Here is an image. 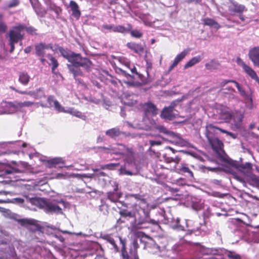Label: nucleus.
<instances>
[{
	"instance_id": "nucleus-49",
	"label": "nucleus",
	"mask_w": 259,
	"mask_h": 259,
	"mask_svg": "<svg viewBox=\"0 0 259 259\" xmlns=\"http://www.w3.org/2000/svg\"><path fill=\"white\" fill-rule=\"evenodd\" d=\"M119 163H109L105 165H103L101 166V168L102 169H108L110 170H112L115 168V167H117L119 165Z\"/></svg>"
},
{
	"instance_id": "nucleus-38",
	"label": "nucleus",
	"mask_w": 259,
	"mask_h": 259,
	"mask_svg": "<svg viewBox=\"0 0 259 259\" xmlns=\"http://www.w3.org/2000/svg\"><path fill=\"white\" fill-rule=\"evenodd\" d=\"M49 167H55L57 164L64 163V161L61 157H55L47 160Z\"/></svg>"
},
{
	"instance_id": "nucleus-31",
	"label": "nucleus",
	"mask_w": 259,
	"mask_h": 259,
	"mask_svg": "<svg viewBox=\"0 0 259 259\" xmlns=\"http://www.w3.org/2000/svg\"><path fill=\"white\" fill-rule=\"evenodd\" d=\"M207 140L213 149H220L223 146V143L218 138L209 136Z\"/></svg>"
},
{
	"instance_id": "nucleus-27",
	"label": "nucleus",
	"mask_w": 259,
	"mask_h": 259,
	"mask_svg": "<svg viewBox=\"0 0 259 259\" xmlns=\"http://www.w3.org/2000/svg\"><path fill=\"white\" fill-rule=\"evenodd\" d=\"M164 161L166 163H173V165L171 166V169H175L177 165L180 161V158L176 156L175 157L168 156L166 154H164L162 156Z\"/></svg>"
},
{
	"instance_id": "nucleus-41",
	"label": "nucleus",
	"mask_w": 259,
	"mask_h": 259,
	"mask_svg": "<svg viewBox=\"0 0 259 259\" xmlns=\"http://www.w3.org/2000/svg\"><path fill=\"white\" fill-rule=\"evenodd\" d=\"M191 206L193 209L195 210H199L202 207V204L200 201L196 197H192L191 198Z\"/></svg>"
},
{
	"instance_id": "nucleus-23",
	"label": "nucleus",
	"mask_w": 259,
	"mask_h": 259,
	"mask_svg": "<svg viewBox=\"0 0 259 259\" xmlns=\"http://www.w3.org/2000/svg\"><path fill=\"white\" fill-rule=\"evenodd\" d=\"M188 53V51L184 50L181 53L179 54L175 57L172 64L169 66L168 71L169 72L177 66V65L185 57Z\"/></svg>"
},
{
	"instance_id": "nucleus-6",
	"label": "nucleus",
	"mask_w": 259,
	"mask_h": 259,
	"mask_svg": "<svg viewBox=\"0 0 259 259\" xmlns=\"http://www.w3.org/2000/svg\"><path fill=\"white\" fill-rule=\"evenodd\" d=\"M154 128L157 130L160 133H163L164 134L170 137L175 138V140L174 142L176 143V144L180 146H186V141L182 139L179 134L169 131L165 127L161 125H155Z\"/></svg>"
},
{
	"instance_id": "nucleus-48",
	"label": "nucleus",
	"mask_w": 259,
	"mask_h": 259,
	"mask_svg": "<svg viewBox=\"0 0 259 259\" xmlns=\"http://www.w3.org/2000/svg\"><path fill=\"white\" fill-rule=\"evenodd\" d=\"M120 214L123 217H128L130 218H134L135 212L128 211L127 210L123 209L119 212Z\"/></svg>"
},
{
	"instance_id": "nucleus-32",
	"label": "nucleus",
	"mask_w": 259,
	"mask_h": 259,
	"mask_svg": "<svg viewBox=\"0 0 259 259\" xmlns=\"http://www.w3.org/2000/svg\"><path fill=\"white\" fill-rule=\"evenodd\" d=\"M204 25L213 27L217 29H219L221 27L220 25L215 20L209 18H205L202 20Z\"/></svg>"
},
{
	"instance_id": "nucleus-64",
	"label": "nucleus",
	"mask_w": 259,
	"mask_h": 259,
	"mask_svg": "<svg viewBox=\"0 0 259 259\" xmlns=\"http://www.w3.org/2000/svg\"><path fill=\"white\" fill-rule=\"evenodd\" d=\"M229 163L232 166H233L235 168H236L237 169H238L239 170V167H240V164H239V163H238L236 161H233V160H231L230 162H229Z\"/></svg>"
},
{
	"instance_id": "nucleus-54",
	"label": "nucleus",
	"mask_w": 259,
	"mask_h": 259,
	"mask_svg": "<svg viewBox=\"0 0 259 259\" xmlns=\"http://www.w3.org/2000/svg\"><path fill=\"white\" fill-rule=\"evenodd\" d=\"M94 176V174H76L74 175L75 177L79 178V179H82L83 178H92Z\"/></svg>"
},
{
	"instance_id": "nucleus-3",
	"label": "nucleus",
	"mask_w": 259,
	"mask_h": 259,
	"mask_svg": "<svg viewBox=\"0 0 259 259\" xmlns=\"http://www.w3.org/2000/svg\"><path fill=\"white\" fill-rule=\"evenodd\" d=\"M199 252L203 255H220L223 254L228 259H242L241 255L235 251L225 250L220 248H207L201 246Z\"/></svg>"
},
{
	"instance_id": "nucleus-20",
	"label": "nucleus",
	"mask_w": 259,
	"mask_h": 259,
	"mask_svg": "<svg viewBox=\"0 0 259 259\" xmlns=\"http://www.w3.org/2000/svg\"><path fill=\"white\" fill-rule=\"evenodd\" d=\"M143 109L146 116L149 115L155 116L158 114V109L154 104L150 102L144 104Z\"/></svg>"
},
{
	"instance_id": "nucleus-36",
	"label": "nucleus",
	"mask_w": 259,
	"mask_h": 259,
	"mask_svg": "<svg viewBox=\"0 0 259 259\" xmlns=\"http://www.w3.org/2000/svg\"><path fill=\"white\" fill-rule=\"evenodd\" d=\"M170 226L173 230L177 231H184V227L180 224V219L178 218L172 219Z\"/></svg>"
},
{
	"instance_id": "nucleus-1",
	"label": "nucleus",
	"mask_w": 259,
	"mask_h": 259,
	"mask_svg": "<svg viewBox=\"0 0 259 259\" xmlns=\"http://www.w3.org/2000/svg\"><path fill=\"white\" fill-rule=\"evenodd\" d=\"M35 201V205L44 209L47 213H62V209L59 205L66 207L67 203L63 199L55 200L50 201L43 198H37Z\"/></svg>"
},
{
	"instance_id": "nucleus-63",
	"label": "nucleus",
	"mask_w": 259,
	"mask_h": 259,
	"mask_svg": "<svg viewBox=\"0 0 259 259\" xmlns=\"http://www.w3.org/2000/svg\"><path fill=\"white\" fill-rule=\"evenodd\" d=\"M149 143L151 146H154L155 145H160L162 142L159 140H150Z\"/></svg>"
},
{
	"instance_id": "nucleus-62",
	"label": "nucleus",
	"mask_w": 259,
	"mask_h": 259,
	"mask_svg": "<svg viewBox=\"0 0 259 259\" xmlns=\"http://www.w3.org/2000/svg\"><path fill=\"white\" fill-rule=\"evenodd\" d=\"M25 30L26 31L31 34H36V29L31 26L26 27Z\"/></svg>"
},
{
	"instance_id": "nucleus-18",
	"label": "nucleus",
	"mask_w": 259,
	"mask_h": 259,
	"mask_svg": "<svg viewBox=\"0 0 259 259\" xmlns=\"http://www.w3.org/2000/svg\"><path fill=\"white\" fill-rule=\"evenodd\" d=\"M248 55L253 65L259 68V46L250 49Z\"/></svg>"
},
{
	"instance_id": "nucleus-33",
	"label": "nucleus",
	"mask_w": 259,
	"mask_h": 259,
	"mask_svg": "<svg viewBox=\"0 0 259 259\" xmlns=\"http://www.w3.org/2000/svg\"><path fill=\"white\" fill-rule=\"evenodd\" d=\"M132 29H133V27L130 24H127L126 27L120 25H115L114 32H118L124 34L129 32Z\"/></svg>"
},
{
	"instance_id": "nucleus-28",
	"label": "nucleus",
	"mask_w": 259,
	"mask_h": 259,
	"mask_svg": "<svg viewBox=\"0 0 259 259\" xmlns=\"http://www.w3.org/2000/svg\"><path fill=\"white\" fill-rule=\"evenodd\" d=\"M243 115L240 112H236L233 114L232 119L234 121V125L236 128L239 129L242 125Z\"/></svg>"
},
{
	"instance_id": "nucleus-37",
	"label": "nucleus",
	"mask_w": 259,
	"mask_h": 259,
	"mask_svg": "<svg viewBox=\"0 0 259 259\" xmlns=\"http://www.w3.org/2000/svg\"><path fill=\"white\" fill-rule=\"evenodd\" d=\"M46 56L50 59V63L47 62L48 64L50 66H52V72L53 73L56 74L55 70L59 66V63L56 59V58L53 57L50 54H48L46 55Z\"/></svg>"
},
{
	"instance_id": "nucleus-57",
	"label": "nucleus",
	"mask_w": 259,
	"mask_h": 259,
	"mask_svg": "<svg viewBox=\"0 0 259 259\" xmlns=\"http://www.w3.org/2000/svg\"><path fill=\"white\" fill-rule=\"evenodd\" d=\"M221 132L223 133H225L226 134V135L227 136H230V137H231L232 139H235L237 138V134H234L233 133H231V132H228L225 130H221Z\"/></svg>"
},
{
	"instance_id": "nucleus-15",
	"label": "nucleus",
	"mask_w": 259,
	"mask_h": 259,
	"mask_svg": "<svg viewBox=\"0 0 259 259\" xmlns=\"http://www.w3.org/2000/svg\"><path fill=\"white\" fill-rule=\"evenodd\" d=\"M107 198L111 202L118 203L117 206L118 208H120L122 206H126L125 204L123 202L119 200L122 196V193L117 191V188H115L113 192H109L107 193Z\"/></svg>"
},
{
	"instance_id": "nucleus-34",
	"label": "nucleus",
	"mask_w": 259,
	"mask_h": 259,
	"mask_svg": "<svg viewBox=\"0 0 259 259\" xmlns=\"http://www.w3.org/2000/svg\"><path fill=\"white\" fill-rule=\"evenodd\" d=\"M180 171L182 173L186 174V176L191 180L194 179V175L192 170L186 164H182Z\"/></svg>"
},
{
	"instance_id": "nucleus-5",
	"label": "nucleus",
	"mask_w": 259,
	"mask_h": 259,
	"mask_svg": "<svg viewBox=\"0 0 259 259\" xmlns=\"http://www.w3.org/2000/svg\"><path fill=\"white\" fill-rule=\"evenodd\" d=\"M33 105H36L38 107V103L31 101H25L23 102H8L6 103V109L0 113V114H12L17 111L18 108L24 107H30Z\"/></svg>"
},
{
	"instance_id": "nucleus-40",
	"label": "nucleus",
	"mask_w": 259,
	"mask_h": 259,
	"mask_svg": "<svg viewBox=\"0 0 259 259\" xmlns=\"http://www.w3.org/2000/svg\"><path fill=\"white\" fill-rule=\"evenodd\" d=\"M70 7L72 11V15L76 17H79L80 15V12L78 10V6L76 2L71 1L70 2Z\"/></svg>"
},
{
	"instance_id": "nucleus-46",
	"label": "nucleus",
	"mask_w": 259,
	"mask_h": 259,
	"mask_svg": "<svg viewBox=\"0 0 259 259\" xmlns=\"http://www.w3.org/2000/svg\"><path fill=\"white\" fill-rule=\"evenodd\" d=\"M58 101L57 100L54 99V97L53 96H49L47 99V102L48 103V106L49 108H51L54 106L55 109L59 111V109H57L55 105V102Z\"/></svg>"
},
{
	"instance_id": "nucleus-30",
	"label": "nucleus",
	"mask_w": 259,
	"mask_h": 259,
	"mask_svg": "<svg viewBox=\"0 0 259 259\" xmlns=\"http://www.w3.org/2000/svg\"><path fill=\"white\" fill-rule=\"evenodd\" d=\"M114 154L125 155L130 152V149L124 145L118 144L115 145Z\"/></svg>"
},
{
	"instance_id": "nucleus-11",
	"label": "nucleus",
	"mask_w": 259,
	"mask_h": 259,
	"mask_svg": "<svg viewBox=\"0 0 259 259\" xmlns=\"http://www.w3.org/2000/svg\"><path fill=\"white\" fill-rule=\"evenodd\" d=\"M9 44L11 46L10 52L12 53L15 49V44L18 42L23 38V35L21 33L16 31L11 30L9 32Z\"/></svg>"
},
{
	"instance_id": "nucleus-44",
	"label": "nucleus",
	"mask_w": 259,
	"mask_h": 259,
	"mask_svg": "<svg viewBox=\"0 0 259 259\" xmlns=\"http://www.w3.org/2000/svg\"><path fill=\"white\" fill-rule=\"evenodd\" d=\"M59 51L61 55L71 63V59H73L75 53L73 52H67L62 48L59 49Z\"/></svg>"
},
{
	"instance_id": "nucleus-60",
	"label": "nucleus",
	"mask_w": 259,
	"mask_h": 259,
	"mask_svg": "<svg viewBox=\"0 0 259 259\" xmlns=\"http://www.w3.org/2000/svg\"><path fill=\"white\" fill-rule=\"evenodd\" d=\"M235 92H229V94L226 96L230 100H238V97L234 94Z\"/></svg>"
},
{
	"instance_id": "nucleus-16",
	"label": "nucleus",
	"mask_w": 259,
	"mask_h": 259,
	"mask_svg": "<svg viewBox=\"0 0 259 259\" xmlns=\"http://www.w3.org/2000/svg\"><path fill=\"white\" fill-rule=\"evenodd\" d=\"M231 5L229 6L228 10L231 15H234L235 14H241L244 11H247L244 5L239 4L233 0L231 1Z\"/></svg>"
},
{
	"instance_id": "nucleus-59",
	"label": "nucleus",
	"mask_w": 259,
	"mask_h": 259,
	"mask_svg": "<svg viewBox=\"0 0 259 259\" xmlns=\"http://www.w3.org/2000/svg\"><path fill=\"white\" fill-rule=\"evenodd\" d=\"M119 62L121 63H122L124 65V66L126 67V68H130V62H128L127 61V59H126L125 58H120L119 59Z\"/></svg>"
},
{
	"instance_id": "nucleus-61",
	"label": "nucleus",
	"mask_w": 259,
	"mask_h": 259,
	"mask_svg": "<svg viewBox=\"0 0 259 259\" xmlns=\"http://www.w3.org/2000/svg\"><path fill=\"white\" fill-rule=\"evenodd\" d=\"M16 169L12 167H8L5 169V173L7 175L16 172Z\"/></svg>"
},
{
	"instance_id": "nucleus-10",
	"label": "nucleus",
	"mask_w": 259,
	"mask_h": 259,
	"mask_svg": "<svg viewBox=\"0 0 259 259\" xmlns=\"http://www.w3.org/2000/svg\"><path fill=\"white\" fill-rule=\"evenodd\" d=\"M237 64L242 67L244 71L252 79H254L259 84V78L255 71L250 66L245 64V63L240 58H237L236 60Z\"/></svg>"
},
{
	"instance_id": "nucleus-51",
	"label": "nucleus",
	"mask_w": 259,
	"mask_h": 259,
	"mask_svg": "<svg viewBox=\"0 0 259 259\" xmlns=\"http://www.w3.org/2000/svg\"><path fill=\"white\" fill-rule=\"evenodd\" d=\"M45 96L44 90L42 88H39L36 90L35 99H39Z\"/></svg>"
},
{
	"instance_id": "nucleus-58",
	"label": "nucleus",
	"mask_w": 259,
	"mask_h": 259,
	"mask_svg": "<svg viewBox=\"0 0 259 259\" xmlns=\"http://www.w3.org/2000/svg\"><path fill=\"white\" fill-rule=\"evenodd\" d=\"M26 29V27L24 25L22 24H19L15 26L12 30L13 31H16L19 33H21V31L24 29Z\"/></svg>"
},
{
	"instance_id": "nucleus-55",
	"label": "nucleus",
	"mask_w": 259,
	"mask_h": 259,
	"mask_svg": "<svg viewBox=\"0 0 259 259\" xmlns=\"http://www.w3.org/2000/svg\"><path fill=\"white\" fill-rule=\"evenodd\" d=\"M24 243L21 241V240H15L13 242V245L14 246H16L18 249L21 250L23 246H24Z\"/></svg>"
},
{
	"instance_id": "nucleus-42",
	"label": "nucleus",
	"mask_w": 259,
	"mask_h": 259,
	"mask_svg": "<svg viewBox=\"0 0 259 259\" xmlns=\"http://www.w3.org/2000/svg\"><path fill=\"white\" fill-rule=\"evenodd\" d=\"M219 66V62L215 60H211L210 62L205 64V67L207 70L216 69Z\"/></svg>"
},
{
	"instance_id": "nucleus-19",
	"label": "nucleus",
	"mask_w": 259,
	"mask_h": 259,
	"mask_svg": "<svg viewBox=\"0 0 259 259\" xmlns=\"http://www.w3.org/2000/svg\"><path fill=\"white\" fill-rule=\"evenodd\" d=\"M36 55L40 57H44L46 55V51L47 50H53L52 44H46L44 42H40L35 46Z\"/></svg>"
},
{
	"instance_id": "nucleus-50",
	"label": "nucleus",
	"mask_w": 259,
	"mask_h": 259,
	"mask_svg": "<svg viewBox=\"0 0 259 259\" xmlns=\"http://www.w3.org/2000/svg\"><path fill=\"white\" fill-rule=\"evenodd\" d=\"M130 32L131 36L135 38H140L143 35V33L137 29L132 30V29Z\"/></svg>"
},
{
	"instance_id": "nucleus-53",
	"label": "nucleus",
	"mask_w": 259,
	"mask_h": 259,
	"mask_svg": "<svg viewBox=\"0 0 259 259\" xmlns=\"http://www.w3.org/2000/svg\"><path fill=\"white\" fill-rule=\"evenodd\" d=\"M114 24H104L102 26V29L101 30L104 32L103 29H106L109 30L110 32H114Z\"/></svg>"
},
{
	"instance_id": "nucleus-56",
	"label": "nucleus",
	"mask_w": 259,
	"mask_h": 259,
	"mask_svg": "<svg viewBox=\"0 0 259 259\" xmlns=\"http://www.w3.org/2000/svg\"><path fill=\"white\" fill-rule=\"evenodd\" d=\"M236 80L232 79H224L222 80L219 83V85L220 87H224L225 85H226L228 83H234Z\"/></svg>"
},
{
	"instance_id": "nucleus-14",
	"label": "nucleus",
	"mask_w": 259,
	"mask_h": 259,
	"mask_svg": "<svg viewBox=\"0 0 259 259\" xmlns=\"http://www.w3.org/2000/svg\"><path fill=\"white\" fill-rule=\"evenodd\" d=\"M138 237L136 239H134L132 242L130 251V255H128L126 251L125 253V257H126L127 254L131 257V259H139L137 253V250L139 248L138 241L139 240L140 242L142 241V238H140V237L142 234L141 232H138Z\"/></svg>"
},
{
	"instance_id": "nucleus-22",
	"label": "nucleus",
	"mask_w": 259,
	"mask_h": 259,
	"mask_svg": "<svg viewBox=\"0 0 259 259\" xmlns=\"http://www.w3.org/2000/svg\"><path fill=\"white\" fill-rule=\"evenodd\" d=\"M221 130L223 129L215 126L212 124L207 125L205 129V136L207 139L208 138L209 136L215 137V135L218 134L219 131L221 132Z\"/></svg>"
},
{
	"instance_id": "nucleus-12",
	"label": "nucleus",
	"mask_w": 259,
	"mask_h": 259,
	"mask_svg": "<svg viewBox=\"0 0 259 259\" xmlns=\"http://www.w3.org/2000/svg\"><path fill=\"white\" fill-rule=\"evenodd\" d=\"M55 105L56 108L59 109V112L69 113L73 116H76L82 119H85L86 117L85 115H83L81 112L75 110L73 108L69 107L67 109H65L64 107H62L58 101L55 102Z\"/></svg>"
},
{
	"instance_id": "nucleus-8",
	"label": "nucleus",
	"mask_w": 259,
	"mask_h": 259,
	"mask_svg": "<svg viewBox=\"0 0 259 259\" xmlns=\"http://www.w3.org/2000/svg\"><path fill=\"white\" fill-rule=\"evenodd\" d=\"M119 174L126 176L137 175L138 174V170L135 163L132 161L125 162L124 165L121 166L119 169Z\"/></svg>"
},
{
	"instance_id": "nucleus-2",
	"label": "nucleus",
	"mask_w": 259,
	"mask_h": 259,
	"mask_svg": "<svg viewBox=\"0 0 259 259\" xmlns=\"http://www.w3.org/2000/svg\"><path fill=\"white\" fill-rule=\"evenodd\" d=\"M134 212V218L136 219L135 228H147L149 224H157L156 221L150 218V211L148 208H145L136 206Z\"/></svg>"
},
{
	"instance_id": "nucleus-35",
	"label": "nucleus",
	"mask_w": 259,
	"mask_h": 259,
	"mask_svg": "<svg viewBox=\"0 0 259 259\" xmlns=\"http://www.w3.org/2000/svg\"><path fill=\"white\" fill-rule=\"evenodd\" d=\"M126 46L130 49L133 50L136 53H140L144 51L143 47L140 44L134 42H128L126 44Z\"/></svg>"
},
{
	"instance_id": "nucleus-4",
	"label": "nucleus",
	"mask_w": 259,
	"mask_h": 259,
	"mask_svg": "<svg viewBox=\"0 0 259 259\" xmlns=\"http://www.w3.org/2000/svg\"><path fill=\"white\" fill-rule=\"evenodd\" d=\"M101 238L103 240H105L107 242L109 243L113 249L116 252L119 251V248L117 245V242L119 241L120 243L121 244L122 247L121 249L122 256L123 259H131V257L126 254L125 257L126 253V239H123L120 236H115L114 237L110 234H101Z\"/></svg>"
},
{
	"instance_id": "nucleus-52",
	"label": "nucleus",
	"mask_w": 259,
	"mask_h": 259,
	"mask_svg": "<svg viewBox=\"0 0 259 259\" xmlns=\"http://www.w3.org/2000/svg\"><path fill=\"white\" fill-rule=\"evenodd\" d=\"M252 169V164L250 162H246L245 164H240L239 170L243 171V170H251Z\"/></svg>"
},
{
	"instance_id": "nucleus-9",
	"label": "nucleus",
	"mask_w": 259,
	"mask_h": 259,
	"mask_svg": "<svg viewBox=\"0 0 259 259\" xmlns=\"http://www.w3.org/2000/svg\"><path fill=\"white\" fill-rule=\"evenodd\" d=\"M175 104L171 103L168 107H165L162 110L160 117L165 120H171L178 115L175 109Z\"/></svg>"
},
{
	"instance_id": "nucleus-13",
	"label": "nucleus",
	"mask_w": 259,
	"mask_h": 259,
	"mask_svg": "<svg viewBox=\"0 0 259 259\" xmlns=\"http://www.w3.org/2000/svg\"><path fill=\"white\" fill-rule=\"evenodd\" d=\"M133 67H131V64H130V68H127L129 70H130L131 73L132 74H130L128 73L127 72L126 70H123L122 68L120 67H116L115 68L116 72L120 73L121 75H123V76L125 77H130L132 79H135V76L134 74H135L136 76H137V77L139 78H141L142 77H143V75L140 73H139L137 71V69L134 65H132Z\"/></svg>"
},
{
	"instance_id": "nucleus-45",
	"label": "nucleus",
	"mask_w": 259,
	"mask_h": 259,
	"mask_svg": "<svg viewBox=\"0 0 259 259\" xmlns=\"http://www.w3.org/2000/svg\"><path fill=\"white\" fill-rule=\"evenodd\" d=\"M249 178L251 185L259 189V177L255 175L252 174L250 176Z\"/></svg>"
},
{
	"instance_id": "nucleus-39",
	"label": "nucleus",
	"mask_w": 259,
	"mask_h": 259,
	"mask_svg": "<svg viewBox=\"0 0 259 259\" xmlns=\"http://www.w3.org/2000/svg\"><path fill=\"white\" fill-rule=\"evenodd\" d=\"M202 58L200 56L194 57L184 65V68L185 69H186L191 67L200 62Z\"/></svg>"
},
{
	"instance_id": "nucleus-7",
	"label": "nucleus",
	"mask_w": 259,
	"mask_h": 259,
	"mask_svg": "<svg viewBox=\"0 0 259 259\" xmlns=\"http://www.w3.org/2000/svg\"><path fill=\"white\" fill-rule=\"evenodd\" d=\"M71 64L79 67H82L87 71H89L92 63L91 61L87 58H83L79 54H75L71 59Z\"/></svg>"
},
{
	"instance_id": "nucleus-24",
	"label": "nucleus",
	"mask_w": 259,
	"mask_h": 259,
	"mask_svg": "<svg viewBox=\"0 0 259 259\" xmlns=\"http://www.w3.org/2000/svg\"><path fill=\"white\" fill-rule=\"evenodd\" d=\"M18 77V81L19 82L25 86L29 83L31 79L30 76L25 71L19 72Z\"/></svg>"
},
{
	"instance_id": "nucleus-47",
	"label": "nucleus",
	"mask_w": 259,
	"mask_h": 259,
	"mask_svg": "<svg viewBox=\"0 0 259 259\" xmlns=\"http://www.w3.org/2000/svg\"><path fill=\"white\" fill-rule=\"evenodd\" d=\"M115 145H111L107 147H100L99 149L102 150L105 153H110V154H114V149Z\"/></svg>"
},
{
	"instance_id": "nucleus-17",
	"label": "nucleus",
	"mask_w": 259,
	"mask_h": 259,
	"mask_svg": "<svg viewBox=\"0 0 259 259\" xmlns=\"http://www.w3.org/2000/svg\"><path fill=\"white\" fill-rule=\"evenodd\" d=\"M37 197H30L29 195H24L23 198H16L13 199L10 202L16 204H31L32 205H35V201L36 200Z\"/></svg>"
},
{
	"instance_id": "nucleus-29",
	"label": "nucleus",
	"mask_w": 259,
	"mask_h": 259,
	"mask_svg": "<svg viewBox=\"0 0 259 259\" xmlns=\"http://www.w3.org/2000/svg\"><path fill=\"white\" fill-rule=\"evenodd\" d=\"M68 67L70 71L73 74L74 78L75 79V80H78L79 82H81L80 80L77 79V76L83 75V73L81 71L79 67L73 64H69L68 65Z\"/></svg>"
},
{
	"instance_id": "nucleus-25",
	"label": "nucleus",
	"mask_w": 259,
	"mask_h": 259,
	"mask_svg": "<svg viewBox=\"0 0 259 259\" xmlns=\"http://www.w3.org/2000/svg\"><path fill=\"white\" fill-rule=\"evenodd\" d=\"M105 134L111 139H116L121 135L125 134V132L121 131L118 127H114L106 131Z\"/></svg>"
},
{
	"instance_id": "nucleus-26",
	"label": "nucleus",
	"mask_w": 259,
	"mask_h": 259,
	"mask_svg": "<svg viewBox=\"0 0 259 259\" xmlns=\"http://www.w3.org/2000/svg\"><path fill=\"white\" fill-rule=\"evenodd\" d=\"M240 96L245 100H252L250 95L246 91L245 88L238 82L235 81L234 83Z\"/></svg>"
},
{
	"instance_id": "nucleus-43",
	"label": "nucleus",
	"mask_w": 259,
	"mask_h": 259,
	"mask_svg": "<svg viewBox=\"0 0 259 259\" xmlns=\"http://www.w3.org/2000/svg\"><path fill=\"white\" fill-rule=\"evenodd\" d=\"M20 0H9L5 3L6 9H12L17 7L20 4Z\"/></svg>"
},
{
	"instance_id": "nucleus-21",
	"label": "nucleus",
	"mask_w": 259,
	"mask_h": 259,
	"mask_svg": "<svg viewBox=\"0 0 259 259\" xmlns=\"http://www.w3.org/2000/svg\"><path fill=\"white\" fill-rule=\"evenodd\" d=\"M220 118L223 119L225 122H229L233 117V114L230 110L227 107H223L220 109Z\"/></svg>"
}]
</instances>
